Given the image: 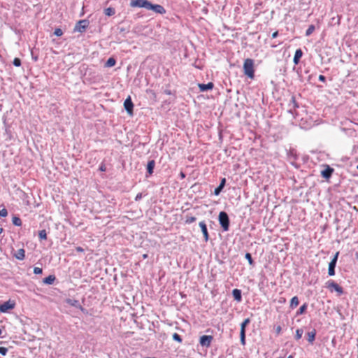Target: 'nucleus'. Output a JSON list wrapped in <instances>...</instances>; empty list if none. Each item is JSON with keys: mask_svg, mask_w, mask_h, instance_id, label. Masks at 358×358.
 I'll list each match as a JSON object with an SVG mask.
<instances>
[{"mask_svg": "<svg viewBox=\"0 0 358 358\" xmlns=\"http://www.w3.org/2000/svg\"><path fill=\"white\" fill-rule=\"evenodd\" d=\"M129 5L132 8H143L156 14L164 15L166 12L162 5L154 4L148 0H131Z\"/></svg>", "mask_w": 358, "mask_h": 358, "instance_id": "1", "label": "nucleus"}, {"mask_svg": "<svg viewBox=\"0 0 358 358\" xmlns=\"http://www.w3.org/2000/svg\"><path fill=\"white\" fill-rule=\"evenodd\" d=\"M243 71L245 75L250 78H253L255 76L254 71V61L252 59H246L243 64Z\"/></svg>", "mask_w": 358, "mask_h": 358, "instance_id": "2", "label": "nucleus"}, {"mask_svg": "<svg viewBox=\"0 0 358 358\" xmlns=\"http://www.w3.org/2000/svg\"><path fill=\"white\" fill-rule=\"evenodd\" d=\"M219 223L224 231H227L229 229L230 220L228 214L224 211H221L218 215Z\"/></svg>", "mask_w": 358, "mask_h": 358, "instance_id": "3", "label": "nucleus"}, {"mask_svg": "<svg viewBox=\"0 0 358 358\" xmlns=\"http://www.w3.org/2000/svg\"><path fill=\"white\" fill-rule=\"evenodd\" d=\"M90 24V22L87 20H79L74 27V31H78L80 33H83L85 31L86 29L88 27Z\"/></svg>", "mask_w": 358, "mask_h": 358, "instance_id": "4", "label": "nucleus"}, {"mask_svg": "<svg viewBox=\"0 0 358 358\" xmlns=\"http://www.w3.org/2000/svg\"><path fill=\"white\" fill-rule=\"evenodd\" d=\"M124 109L126 110L127 113L130 115H133V112H134V103L131 101V99L130 96H128L124 102Z\"/></svg>", "mask_w": 358, "mask_h": 358, "instance_id": "5", "label": "nucleus"}, {"mask_svg": "<svg viewBox=\"0 0 358 358\" xmlns=\"http://www.w3.org/2000/svg\"><path fill=\"white\" fill-rule=\"evenodd\" d=\"M327 287L331 289H334L336 292H338L339 294H341L343 293V288L339 286L336 282H335L334 280H329L327 282Z\"/></svg>", "mask_w": 358, "mask_h": 358, "instance_id": "6", "label": "nucleus"}, {"mask_svg": "<svg viewBox=\"0 0 358 358\" xmlns=\"http://www.w3.org/2000/svg\"><path fill=\"white\" fill-rule=\"evenodd\" d=\"M324 169L321 171V176L324 178L329 180L331 177L334 169L327 164L324 165Z\"/></svg>", "mask_w": 358, "mask_h": 358, "instance_id": "7", "label": "nucleus"}, {"mask_svg": "<svg viewBox=\"0 0 358 358\" xmlns=\"http://www.w3.org/2000/svg\"><path fill=\"white\" fill-rule=\"evenodd\" d=\"M213 339V337L212 336L203 335L200 337V345L203 347L208 348L210 345Z\"/></svg>", "mask_w": 358, "mask_h": 358, "instance_id": "8", "label": "nucleus"}, {"mask_svg": "<svg viewBox=\"0 0 358 358\" xmlns=\"http://www.w3.org/2000/svg\"><path fill=\"white\" fill-rule=\"evenodd\" d=\"M15 303L11 302L10 301L3 302V303L0 304V312L6 313L9 310L13 309Z\"/></svg>", "mask_w": 358, "mask_h": 358, "instance_id": "9", "label": "nucleus"}, {"mask_svg": "<svg viewBox=\"0 0 358 358\" xmlns=\"http://www.w3.org/2000/svg\"><path fill=\"white\" fill-rule=\"evenodd\" d=\"M199 227H201L205 241L207 242L209 239V235H208L206 224L205 223L204 221H201L199 222Z\"/></svg>", "mask_w": 358, "mask_h": 358, "instance_id": "10", "label": "nucleus"}, {"mask_svg": "<svg viewBox=\"0 0 358 358\" xmlns=\"http://www.w3.org/2000/svg\"><path fill=\"white\" fill-rule=\"evenodd\" d=\"M226 185V178H222L221 179L220 185L215 189L214 190V194L216 196H218L221 192L222 191L223 188Z\"/></svg>", "mask_w": 358, "mask_h": 358, "instance_id": "11", "label": "nucleus"}, {"mask_svg": "<svg viewBox=\"0 0 358 358\" xmlns=\"http://www.w3.org/2000/svg\"><path fill=\"white\" fill-rule=\"evenodd\" d=\"M198 86L201 92H206L212 90L214 87V85L212 82H209L207 84L199 83Z\"/></svg>", "mask_w": 358, "mask_h": 358, "instance_id": "12", "label": "nucleus"}, {"mask_svg": "<svg viewBox=\"0 0 358 358\" xmlns=\"http://www.w3.org/2000/svg\"><path fill=\"white\" fill-rule=\"evenodd\" d=\"M289 113H293V110H295L296 108H299V105L296 101V98L294 96H292L291 99L289 103Z\"/></svg>", "mask_w": 358, "mask_h": 358, "instance_id": "13", "label": "nucleus"}, {"mask_svg": "<svg viewBox=\"0 0 358 358\" xmlns=\"http://www.w3.org/2000/svg\"><path fill=\"white\" fill-rule=\"evenodd\" d=\"M303 55V52L301 49L299 48L295 51L293 62L295 65H297L299 63L300 59Z\"/></svg>", "mask_w": 358, "mask_h": 358, "instance_id": "14", "label": "nucleus"}, {"mask_svg": "<svg viewBox=\"0 0 358 358\" xmlns=\"http://www.w3.org/2000/svg\"><path fill=\"white\" fill-rule=\"evenodd\" d=\"M155 166V160L152 159L148 162L146 169H147V173H148L149 176H150L153 173Z\"/></svg>", "mask_w": 358, "mask_h": 358, "instance_id": "15", "label": "nucleus"}, {"mask_svg": "<svg viewBox=\"0 0 358 358\" xmlns=\"http://www.w3.org/2000/svg\"><path fill=\"white\" fill-rule=\"evenodd\" d=\"M14 257L19 260H23L25 257V250L23 248L17 250Z\"/></svg>", "mask_w": 358, "mask_h": 358, "instance_id": "16", "label": "nucleus"}, {"mask_svg": "<svg viewBox=\"0 0 358 358\" xmlns=\"http://www.w3.org/2000/svg\"><path fill=\"white\" fill-rule=\"evenodd\" d=\"M232 295L236 301H241L242 300L241 291L240 289H233Z\"/></svg>", "mask_w": 358, "mask_h": 358, "instance_id": "17", "label": "nucleus"}, {"mask_svg": "<svg viewBox=\"0 0 358 358\" xmlns=\"http://www.w3.org/2000/svg\"><path fill=\"white\" fill-rule=\"evenodd\" d=\"M55 279L56 278L54 275H50L48 277L45 278L43 282L46 285H52L55 282Z\"/></svg>", "mask_w": 358, "mask_h": 358, "instance_id": "18", "label": "nucleus"}, {"mask_svg": "<svg viewBox=\"0 0 358 358\" xmlns=\"http://www.w3.org/2000/svg\"><path fill=\"white\" fill-rule=\"evenodd\" d=\"M307 336H308V341L310 343H313L315 339L316 331L315 329H313V331L308 332Z\"/></svg>", "mask_w": 358, "mask_h": 358, "instance_id": "19", "label": "nucleus"}, {"mask_svg": "<svg viewBox=\"0 0 358 358\" xmlns=\"http://www.w3.org/2000/svg\"><path fill=\"white\" fill-rule=\"evenodd\" d=\"M336 264L334 263L329 262V268H328V274L330 276H334L335 275V268Z\"/></svg>", "mask_w": 358, "mask_h": 358, "instance_id": "20", "label": "nucleus"}, {"mask_svg": "<svg viewBox=\"0 0 358 358\" xmlns=\"http://www.w3.org/2000/svg\"><path fill=\"white\" fill-rule=\"evenodd\" d=\"M250 322V318H246L244 321L241 324V331L240 332L245 333V328L248 324Z\"/></svg>", "mask_w": 358, "mask_h": 358, "instance_id": "21", "label": "nucleus"}, {"mask_svg": "<svg viewBox=\"0 0 358 358\" xmlns=\"http://www.w3.org/2000/svg\"><path fill=\"white\" fill-rule=\"evenodd\" d=\"M66 302L68 304L77 308L80 307V303L78 300L69 299H67Z\"/></svg>", "mask_w": 358, "mask_h": 358, "instance_id": "22", "label": "nucleus"}, {"mask_svg": "<svg viewBox=\"0 0 358 358\" xmlns=\"http://www.w3.org/2000/svg\"><path fill=\"white\" fill-rule=\"evenodd\" d=\"M299 303V299L297 296H294L292 298L290 301V307L292 308H296Z\"/></svg>", "mask_w": 358, "mask_h": 358, "instance_id": "23", "label": "nucleus"}, {"mask_svg": "<svg viewBox=\"0 0 358 358\" xmlns=\"http://www.w3.org/2000/svg\"><path fill=\"white\" fill-rule=\"evenodd\" d=\"M115 13V10L113 8L109 7L104 10V14L107 16H112Z\"/></svg>", "mask_w": 358, "mask_h": 358, "instance_id": "24", "label": "nucleus"}, {"mask_svg": "<svg viewBox=\"0 0 358 358\" xmlns=\"http://www.w3.org/2000/svg\"><path fill=\"white\" fill-rule=\"evenodd\" d=\"M116 61L114 58L110 57L106 62V67H112L115 65Z\"/></svg>", "mask_w": 358, "mask_h": 358, "instance_id": "25", "label": "nucleus"}, {"mask_svg": "<svg viewBox=\"0 0 358 358\" xmlns=\"http://www.w3.org/2000/svg\"><path fill=\"white\" fill-rule=\"evenodd\" d=\"M196 220V218L194 216H190L187 215L185 217V223L186 224H192Z\"/></svg>", "mask_w": 358, "mask_h": 358, "instance_id": "26", "label": "nucleus"}, {"mask_svg": "<svg viewBox=\"0 0 358 358\" xmlns=\"http://www.w3.org/2000/svg\"><path fill=\"white\" fill-rule=\"evenodd\" d=\"M245 257L248 261V263L250 266H254L255 262L250 253L247 252L245 255Z\"/></svg>", "mask_w": 358, "mask_h": 358, "instance_id": "27", "label": "nucleus"}, {"mask_svg": "<svg viewBox=\"0 0 358 358\" xmlns=\"http://www.w3.org/2000/svg\"><path fill=\"white\" fill-rule=\"evenodd\" d=\"M38 237H39L40 240H45L47 238L46 231L45 229L39 231Z\"/></svg>", "mask_w": 358, "mask_h": 358, "instance_id": "28", "label": "nucleus"}, {"mask_svg": "<svg viewBox=\"0 0 358 358\" xmlns=\"http://www.w3.org/2000/svg\"><path fill=\"white\" fill-rule=\"evenodd\" d=\"M315 29V27L313 24L310 25L307 30L306 31V36H309L310 35H311L312 33L314 31Z\"/></svg>", "mask_w": 358, "mask_h": 358, "instance_id": "29", "label": "nucleus"}, {"mask_svg": "<svg viewBox=\"0 0 358 358\" xmlns=\"http://www.w3.org/2000/svg\"><path fill=\"white\" fill-rule=\"evenodd\" d=\"M303 333V329H296V335H295V339L296 340H299L300 338H301Z\"/></svg>", "mask_w": 358, "mask_h": 358, "instance_id": "30", "label": "nucleus"}, {"mask_svg": "<svg viewBox=\"0 0 358 358\" xmlns=\"http://www.w3.org/2000/svg\"><path fill=\"white\" fill-rule=\"evenodd\" d=\"M13 224L15 226H21L22 225V221L20 217H13Z\"/></svg>", "mask_w": 358, "mask_h": 358, "instance_id": "31", "label": "nucleus"}, {"mask_svg": "<svg viewBox=\"0 0 358 358\" xmlns=\"http://www.w3.org/2000/svg\"><path fill=\"white\" fill-rule=\"evenodd\" d=\"M307 309V304L304 303L302 305L297 311V315H301L305 313Z\"/></svg>", "mask_w": 358, "mask_h": 358, "instance_id": "32", "label": "nucleus"}, {"mask_svg": "<svg viewBox=\"0 0 358 358\" xmlns=\"http://www.w3.org/2000/svg\"><path fill=\"white\" fill-rule=\"evenodd\" d=\"M173 339L178 343H182V341L181 336L177 333L173 334Z\"/></svg>", "mask_w": 358, "mask_h": 358, "instance_id": "33", "label": "nucleus"}, {"mask_svg": "<svg viewBox=\"0 0 358 358\" xmlns=\"http://www.w3.org/2000/svg\"><path fill=\"white\" fill-rule=\"evenodd\" d=\"M240 341L243 345H245V333L240 332Z\"/></svg>", "mask_w": 358, "mask_h": 358, "instance_id": "34", "label": "nucleus"}, {"mask_svg": "<svg viewBox=\"0 0 358 358\" xmlns=\"http://www.w3.org/2000/svg\"><path fill=\"white\" fill-rule=\"evenodd\" d=\"M13 64L15 66L19 67L21 66V60L20 58L15 57L13 59Z\"/></svg>", "mask_w": 358, "mask_h": 358, "instance_id": "35", "label": "nucleus"}, {"mask_svg": "<svg viewBox=\"0 0 358 358\" xmlns=\"http://www.w3.org/2000/svg\"><path fill=\"white\" fill-rule=\"evenodd\" d=\"M8 215V211L5 208L0 210V217H5Z\"/></svg>", "mask_w": 358, "mask_h": 358, "instance_id": "36", "label": "nucleus"}, {"mask_svg": "<svg viewBox=\"0 0 358 358\" xmlns=\"http://www.w3.org/2000/svg\"><path fill=\"white\" fill-rule=\"evenodd\" d=\"M54 34L57 36H61L63 34V31L61 29L57 28L55 29Z\"/></svg>", "mask_w": 358, "mask_h": 358, "instance_id": "37", "label": "nucleus"}, {"mask_svg": "<svg viewBox=\"0 0 358 358\" xmlns=\"http://www.w3.org/2000/svg\"><path fill=\"white\" fill-rule=\"evenodd\" d=\"M338 255H339V252H336V254L334 255V257L332 258V259L330 262L334 263V264L336 265Z\"/></svg>", "mask_w": 358, "mask_h": 358, "instance_id": "38", "label": "nucleus"}, {"mask_svg": "<svg viewBox=\"0 0 358 358\" xmlns=\"http://www.w3.org/2000/svg\"><path fill=\"white\" fill-rule=\"evenodd\" d=\"M338 255H339V252H336V254L334 255V257L332 258V259L330 262L334 263V264L336 265Z\"/></svg>", "mask_w": 358, "mask_h": 358, "instance_id": "39", "label": "nucleus"}, {"mask_svg": "<svg viewBox=\"0 0 358 358\" xmlns=\"http://www.w3.org/2000/svg\"><path fill=\"white\" fill-rule=\"evenodd\" d=\"M8 352V348L0 347V355L5 356Z\"/></svg>", "mask_w": 358, "mask_h": 358, "instance_id": "40", "label": "nucleus"}, {"mask_svg": "<svg viewBox=\"0 0 358 358\" xmlns=\"http://www.w3.org/2000/svg\"><path fill=\"white\" fill-rule=\"evenodd\" d=\"M43 273V269L39 267H34V273L35 274H41Z\"/></svg>", "mask_w": 358, "mask_h": 358, "instance_id": "41", "label": "nucleus"}, {"mask_svg": "<svg viewBox=\"0 0 358 358\" xmlns=\"http://www.w3.org/2000/svg\"><path fill=\"white\" fill-rule=\"evenodd\" d=\"M318 79L321 82H325L326 77L324 76H323V75H320Z\"/></svg>", "mask_w": 358, "mask_h": 358, "instance_id": "42", "label": "nucleus"}, {"mask_svg": "<svg viewBox=\"0 0 358 358\" xmlns=\"http://www.w3.org/2000/svg\"><path fill=\"white\" fill-rule=\"evenodd\" d=\"M141 198H142V194L141 193H138L136 196L135 201H139L140 199H141Z\"/></svg>", "mask_w": 358, "mask_h": 358, "instance_id": "43", "label": "nucleus"}, {"mask_svg": "<svg viewBox=\"0 0 358 358\" xmlns=\"http://www.w3.org/2000/svg\"><path fill=\"white\" fill-rule=\"evenodd\" d=\"M76 251L78 252H84V249L82 248V247H76Z\"/></svg>", "mask_w": 358, "mask_h": 358, "instance_id": "44", "label": "nucleus"}, {"mask_svg": "<svg viewBox=\"0 0 358 358\" xmlns=\"http://www.w3.org/2000/svg\"><path fill=\"white\" fill-rule=\"evenodd\" d=\"M106 166H105V165H104V164H101V165L100 166V167H99V170H100L101 171H106Z\"/></svg>", "mask_w": 358, "mask_h": 358, "instance_id": "45", "label": "nucleus"}, {"mask_svg": "<svg viewBox=\"0 0 358 358\" xmlns=\"http://www.w3.org/2000/svg\"><path fill=\"white\" fill-rule=\"evenodd\" d=\"M278 36V31H275V32H273V34H272V38H276Z\"/></svg>", "mask_w": 358, "mask_h": 358, "instance_id": "46", "label": "nucleus"}, {"mask_svg": "<svg viewBox=\"0 0 358 358\" xmlns=\"http://www.w3.org/2000/svg\"><path fill=\"white\" fill-rule=\"evenodd\" d=\"M78 308H79L83 313H87L86 309L84 308L80 304V307H78Z\"/></svg>", "mask_w": 358, "mask_h": 358, "instance_id": "47", "label": "nucleus"}, {"mask_svg": "<svg viewBox=\"0 0 358 358\" xmlns=\"http://www.w3.org/2000/svg\"><path fill=\"white\" fill-rule=\"evenodd\" d=\"M180 176L182 179L185 178V174L183 172L180 173Z\"/></svg>", "mask_w": 358, "mask_h": 358, "instance_id": "48", "label": "nucleus"}, {"mask_svg": "<svg viewBox=\"0 0 358 358\" xmlns=\"http://www.w3.org/2000/svg\"><path fill=\"white\" fill-rule=\"evenodd\" d=\"M281 331V327L280 326L277 327L276 328V332L277 334H279Z\"/></svg>", "mask_w": 358, "mask_h": 358, "instance_id": "49", "label": "nucleus"}, {"mask_svg": "<svg viewBox=\"0 0 358 358\" xmlns=\"http://www.w3.org/2000/svg\"><path fill=\"white\" fill-rule=\"evenodd\" d=\"M2 333H3V331H2V330L0 329V338H4V336H2Z\"/></svg>", "mask_w": 358, "mask_h": 358, "instance_id": "50", "label": "nucleus"}, {"mask_svg": "<svg viewBox=\"0 0 358 358\" xmlns=\"http://www.w3.org/2000/svg\"><path fill=\"white\" fill-rule=\"evenodd\" d=\"M143 259H146L148 257V255L147 254H144L143 255Z\"/></svg>", "mask_w": 358, "mask_h": 358, "instance_id": "51", "label": "nucleus"}, {"mask_svg": "<svg viewBox=\"0 0 358 358\" xmlns=\"http://www.w3.org/2000/svg\"><path fill=\"white\" fill-rule=\"evenodd\" d=\"M3 229L2 228H0V234L3 232Z\"/></svg>", "mask_w": 358, "mask_h": 358, "instance_id": "52", "label": "nucleus"}, {"mask_svg": "<svg viewBox=\"0 0 358 358\" xmlns=\"http://www.w3.org/2000/svg\"><path fill=\"white\" fill-rule=\"evenodd\" d=\"M287 358H294V357H293V355H289V356H288Z\"/></svg>", "mask_w": 358, "mask_h": 358, "instance_id": "53", "label": "nucleus"}, {"mask_svg": "<svg viewBox=\"0 0 358 358\" xmlns=\"http://www.w3.org/2000/svg\"><path fill=\"white\" fill-rule=\"evenodd\" d=\"M356 256H357V258L358 259V254L357 253L356 254Z\"/></svg>", "mask_w": 358, "mask_h": 358, "instance_id": "54", "label": "nucleus"}, {"mask_svg": "<svg viewBox=\"0 0 358 358\" xmlns=\"http://www.w3.org/2000/svg\"><path fill=\"white\" fill-rule=\"evenodd\" d=\"M357 169H358V166H357Z\"/></svg>", "mask_w": 358, "mask_h": 358, "instance_id": "55", "label": "nucleus"}]
</instances>
